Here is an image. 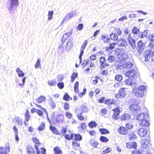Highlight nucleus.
Returning <instances> with one entry per match:
<instances>
[{"label":"nucleus","mask_w":154,"mask_h":154,"mask_svg":"<svg viewBox=\"0 0 154 154\" xmlns=\"http://www.w3.org/2000/svg\"><path fill=\"white\" fill-rule=\"evenodd\" d=\"M148 36V33L145 31L142 32L141 33V35L140 36L141 38L146 37Z\"/></svg>","instance_id":"680f3d73"},{"label":"nucleus","mask_w":154,"mask_h":154,"mask_svg":"<svg viewBox=\"0 0 154 154\" xmlns=\"http://www.w3.org/2000/svg\"><path fill=\"white\" fill-rule=\"evenodd\" d=\"M78 76V73L75 72H73L71 76V82H73Z\"/></svg>","instance_id":"2f4dec72"},{"label":"nucleus","mask_w":154,"mask_h":154,"mask_svg":"<svg viewBox=\"0 0 154 154\" xmlns=\"http://www.w3.org/2000/svg\"><path fill=\"white\" fill-rule=\"evenodd\" d=\"M54 154H62V152L60 148L57 146L54 148Z\"/></svg>","instance_id":"a878e982"},{"label":"nucleus","mask_w":154,"mask_h":154,"mask_svg":"<svg viewBox=\"0 0 154 154\" xmlns=\"http://www.w3.org/2000/svg\"><path fill=\"white\" fill-rule=\"evenodd\" d=\"M115 57L113 56L110 55L108 57L107 60L109 63H110L114 61L115 60Z\"/></svg>","instance_id":"864d4df0"},{"label":"nucleus","mask_w":154,"mask_h":154,"mask_svg":"<svg viewBox=\"0 0 154 154\" xmlns=\"http://www.w3.org/2000/svg\"><path fill=\"white\" fill-rule=\"evenodd\" d=\"M72 33V30H71L69 32L66 33L64 34L62 37L63 38H67L70 37Z\"/></svg>","instance_id":"f704fd0d"},{"label":"nucleus","mask_w":154,"mask_h":154,"mask_svg":"<svg viewBox=\"0 0 154 154\" xmlns=\"http://www.w3.org/2000/svg\"><path fill=\"white\" fill-rule=\"evenodd\" d=\"M9 152L10 151L9 146L3 148V147H0V154H8L7 151Z\"/></svg>","instance_id":"dca6fc26"},{"label":"nucleus","mask_w":154,"mask_h":154,"mask_svg":"<svg viewBox=\"0 0 154 154\" xmlns=\"http://www.w3.org/2000/svg\"><path fill=\"white\" fill-rule=\"evenodd\" d=\"M90 143L91 145L95 148H96L97 147V146L98 144V143L97 142L92 140H91L90 141Z\"/></svg>","instance_id":"49530a36"},{"label":"nucleus","mask_w":154,"mask_h":154,"mask_svg":"<svg viewBox=\"0 0 154 154\" xmlns=\"http://www.w3.org/2000/svg\"><path fill=\"white\" fill-rule=\"evenodd\" d=\"M26 149L28 153L31 152L35 151V150L31 146L29 145L26 148Z\"/></svg>","instance_id":"8fccbe9b"},{"label":"nucleus","mask_w":154,"mask_h":154,"mask_svg":"<svg viewBox=\"0 0 154 154\" xmlns=\"http://www.w3.org/2000/svg\"><path fill=\"white\" fill-rule=\"evenodd\" d=\"M86 126L85 123H81L80 125L78 127V128H81L82 129L85 130L86 129Z\"/></svg>","instance_id":"e2e57ef3"},{"label":"nucleus","mask_w":154,"mask_h":154,"mask_svg":"<svg viewBox=\"0 0 154 154\" xmlns=\"http://www.w3.org/2000/svg\"><path fill=\"white\" fill-rule=\"evenodd\" d=\"M82 113L80 112V113L77 114V117L80 120L82 121L84 119V117L82 115Z\"/></svg>","instance_id":"0e129e2a"},{"label":"nucleus","mask_w":154,"mask_h":154,"mask_svg":"<svg viewBox=\"0 0 154 154\" xmlns=\"http://www.w3.org/2000/svg\"><path fill=\"white\" fill-rule=\"evenodd\" d=\"M57 86L60 89H62L64 87V84L63 82H60L57 84Z\"/></svg>","instance_id":"4d7b16f0"},{"label":"nucleus","mask_w":154,"mask_h":154,"mask_svg":"<svg viewBox=\"0 0 154 154\" xmlns=\"http://www.w3.org/2000/svg\"><path fill=\"white\" fill-rule=\"evenodd\" d=\"M137 68H134L133 69L128 70L125 73V75L126 77L128 78H131L130 83H131V85L134 84L136 83L135 79L134 78V77L137 72Z\"/></svg>","instance_id":"f03ea898"},{"label":"nucleus","mask_w":154,"mask_h":154,"mask_svg":"<svg viewBox=\"0 0 154 154\" xmlns=\"http://www.w3.org/2000/svg\"><path fill=\"white\" fill-rule=\"evenodd\" d=\"M100 140L103 143H106L109 141V139L106 137L101 136L100 137Z\"/></svg>","instance_id":"ea45409f"},{"label":"nucleus","mask_w":154,"mask_h":154,"mask_svg":"<svg viewBox=\"0 0 154 154\" xmlns=\"http://www.w3.org/2000/svg\"><path fill=\"white\" fill-rule=\"evenodd\" d=\"M74 140L76 141H80L82 139V136L79 134H75L74 135Z\"/></svg>","instance_id":"a19ab883"},{"label":"nucleus","mask_w":154,"mask_h":154,"mask_svg":"<svg viewBox=\"0 0 154 154\" xmlns=\"http://www.w3.org/2000/svg\"><path fill=\"white\" fill-rule=\"evenodd\" d=\"M16 71L17 72L19 77H22L24 76L25 75L24 73L18 67L17 68Z\"/></svg>","instance_id":"b1692460"},{"label":"nucleus","mask_w":154,"mask_h":154,"mask_svg":"<svg viewBox=\"0 0 154 154\" xmlns=\"http://www.w3.org/2000/svg\"><path fill=\"white\" fill-rule=\"evenodd\" d=\"M49 128L50 130L53 133H54L55 134H60V133L59 132L56 128L55 126H52L51 125L49 127Z\"/></svg>","instance_id":"a211bd4d"},{"label":"nucleus","mask_w":154,"mask_h":154,"mask_svg":"<svg viewBox=\"0 0 154 154\" xmlns=\"http://www.w3.org/2000/svg\"><path fill=\"white\" fill-rule=\"evenodd\" d=\"M118 132L120 134L124 135L128 133V130L127 128L122 126L120 127L118 129Z\"/></svg>","instance_id":"9b49d317"},{"label":"nucleus","mask_w":154,"mask_h":154,"mask_svg":"<svg viewBox=\"0 0 154 154\" xmlns=\"http://www.w3.org/2000/svg\"><path fill=\"white\" fill-rule=\"evenodd\" d=\"M14 119L16 120V122L18 125H22V123L21 121L22 119H19V117H16L14 118Z\"/></svg>","instance_id":"09e8293b"},{"label":"nucleus","mask_w":154,"mask_h":154,"mask_svg":"<svg viewBox=\"0 0 154 154\" xmlns=\"http://www.w3.org/2000/svg\"><path fill=\"white\" fill-rule=\"evenodd\" d=\"M41 59L39 58L38 59L35 65V67L36 69H37L41 67Z\"/></svg>","instance_id":"37998d69"},{"label":"nucleus","mask_w":154,"mask_h":154,"mask_svg":"<svg viewBox=\"0 0 154 154\" xmlns=\"http://www.w3.org/2000/svg\"><path fill=\"white\" fill-rule=\"evenodd\" d=\"M140 107L138 105H136L135 104H132L129 106V109L131 111H138L140 109Z\"/></svg>","instance_id":"2eb2a0df"},{"label":"nucleus","mask_w":154,"mask_h":154,"mask_svg":"<svg viewBox=\"0 0 154 154\" xmlns=\"http://www.w3.org/2000/svg\"><path fill=\"white\" fill-rule=\"evenodd\" d=\"M137 137L136 135L133 133L131 132L129 133L128 134V139L129 140H134Z\"/></svg>","instance_id":"473e14b6"},{"label":"nucleus","mask_w":154,"mask_h":154,"mask_svg":"<svg viewBox=\"0 0 154 154\" xmlns=\"http://www.w3.org/2000/svg\"><path fill=\"white\" fill-rule=\"evenodd\" d=\"M149 144V141L147 139L145 140V141L143 142L142 145V148L143 149L146 148L147 147Z\"/></svg>","instance_id":"c756f323"},{"label":"nucleus","mask_w":154,"mask_h":154,"mask_svg":"<svg viewBox=\"0 0 154 154\" xmlns=\"http://www.w3.org/2000/svg\"><path fill=\"white\" fill-rule=\"evenodd\" d=\"M66 139L68 140H70L73 139L74 134H72L70 135L68 134H65L63 135Z\"/></svg>","instance_id":"4c0bfd02"},{"label":"nucleus","mask_w":154,"mask_h":154,"mask_svg":"<svg viewBox=\"0 0 154 154\" xmlns=\"http://www.w3.org/2000/svg\"><path fill=\"white\" fill-rule=\"evenodd\" d=\"M25 120L27 122H28L30 119V115L29 114V112L28 109H26L25 114Z\"/></svg>","instance_id":"e433bc0d"},{"label":"nucleus","mask_w":154,"mask_h":154,"mask_svg":"<svg viewBox=\"0 0 154 154\" xmlns=\"http://www.w3.org/2000/svg\"><path fill=\"white\" fill-rule=\"evenodd\" d=\"M126 146L128 149H135L137 146V143L135 142H129L126 143Z\"/></svg>","instance_id":"9d476101"},{"label":"nucleus","mask_w":154,"mask_h":154,"mask_svg":"<svg viewBox=\"0 0 154 154\" xmlns=\"http://www.w3.org/2000/svg\"><path fill=\"white\" fill-rule=\"evenodd\" d=\"M139 32V29L137 28L134 27L132 29V32L134 34H137Z\"/></svg>","instance_id":"13d9d810"},{"label":"nucleus","mask_w":154,"mask_h":154,"mask_svg":"<svg viewBox=\"0 0 154 154\" xmlns=\"http://www.w3.org/2000/svg\"><path fill=\"white\" fill-rule=\"evenodd\" d=\"M144 44L141 41H140L138 43V47L137 48V51L141 52V51L143 49Z\"/></svg>","instance_id":"f3484780"},{"label":"nucleus","mask_w":154,"mask_h":154,"mask_svg":"<svg viewBox=\"0 0 154 154\" xmlns=\"http://www.w3.org/2000/svg\"><path fill=\"white\" fill-rule=\"evenodd\" d=\"M115 79L116 80L121 82L123 79V77L121 75H117L115 76Z\"/></svg>","instance_id":"a18cd8bd"},{"label":"nucleus","mask_w":154,"mask_h":154,"mask_svg":"<svg viewBox=\"0 0 154 154\" xmlns=\"http://www.w3.org/2000/svg\"><path fill=\"white\" fill-rule=\"evenodd\" d=\"M126 84L128 85H131V83H130L131 81V78H128V79H125L124 81Z\"/></svg>","instance_id":"774afa93"},{"label":"nucleus","mask_w":154,"mask_h":154,"mask_svg":"<svg viewBox=\"0 0 154 154\" xmlns=\"http://www.w3.org/2000/svg\"><path fill=\"white\" fill-rule=\"evenodd\" d=\"M131 118L130 115L128 113H125L123 114L121 118L122 120H128Z\"/></svg>","instance_id":"5701e85b"},{"label":"nucleus","mask_w":154,"mask_h":154,"mask_svg":"<svg viewBox=\"0 0 154 154\" xmlns=\"http://www.w3.org/2000/svg\"><path fill=\"white\" fill-rule=\"evenodd\" d=\"M133 63L130 61H127L124 63L119 62L118 64L116 63L115 66L116 69H129L133 66Z\"/></svg>","instance_id":"f257e3e1"},{"label":"nucleus","mask_w":154,"mask_h":154,"mask_svg":"<svg viewBox=\"0 0 154 154\" xmlns=\"http://www.w3.org/2000/svg\"><path fill=\"white\" fill-rule=\"evenodd\" d=\"M150 42L149 44V46L150 47H151L152 48L154 47V39H149Z\"/></svg>","instance_id":"69168bd1"},{"label":"nucleus","mask_w":154,"mask_h":154,"mask_svg":"<svg viewBox=\"0 0 154 154\" xmlns=\"http://www.w3.org/2000/svg\"><path fill=\"white\" fill-rule=\"evenodd\" d=\"M131 47L134 49L136 47L135 41L134 39H127Z\"/></svg>","instance_id":"4be33fe9"},{"label":"nucleus","mask_w":154,"mask_h":154,"mask_svg":"<svg viewBox=\"0 0 154 154\" xmlns=\"http://www.w3.org/2000/svg\"><path fill=\"white\" fill-rule=\"evenodd\" d=\"M140 125L142 126L147 127L148 126L149 123L147 119H144L142 121L140 122Z\"/></svg>","instance_id":"412c9836"},{"label":"nucleus","mask_w":154,"mask_h":154,"mask_svg":"<svg viewBox=\"0 0 154 154\" xmlns=\"http://www.w3.org/2000/svg\"><path fill=\"white\" fill-rule=\"evenodd\" d=\"M47 83L49 86H52L55 85L57 83V82L56 80L54 79L48 81Z\"/></svg>","instance_id":"c9c22d12"},{"label":"nucleus","mask_w":154,"mask_h":154,"mask_svg":"<svg viewBox=\"0 0 154 154\" xmlns=\"http://www.w3.org/2000/svg\"><path fill=\"white\" fill-rule=\"evenodd\" d=\"M64 116L60 113L58 114L56 116V118L54 121L53 125H55L57 123L59 124L62 123L64 121Z\"/></svg>","instance_id":"20e7f679"},{"label":"nucleus","mask_w":154,"mask_h":154,"mask_svg":"<svg viewBox=\"0 0 154 154\" xmlns=\"http://www.w3.org/2000/svg\"><path fill=\"white\" fill-rule=\"evenodd\" d=\"M115 101L113 99H108L105 100L104 103L106 104L111 105L115 103Z\"/></svg>","instance_id":"bb28decb"},{"label":"nucleus","mask_w":154,"mask_h":154,"mask_svg":"<svg viewBox=\"0 0 154 154\" xmlns=\"http://www.w3.org/2000/svg\"><path fill=\"white\" fill-rule=\"evenodd\" d=\"M111 150V149L109 147L107 148L105 150L101 151L102 154H106L107 153H109Z\"/></svg>","instance_id":"de8ad7c7"},{"label":"nucleus","mask_w":154,"mask_h":154,"mask_svg":"<svg viewBox=\"0 0 154 154\" xmlns=\"http://www.w3.org/2000/svg\"><path fill=\"white\" fill-rule=\"evenodd\" d=\"M99 131L101 134H108L109 133V131L105 128H100Z\"/></svg>","instance_id":"c85d7f7f"},{"label":"nucleus","mask_w":154,"mask_h":154,"mask_svg":"<svg viewBox=\"0 0 154 154\" xmlns=\"http://www.w3.org/2000/svg\"><path fill=\"white\" fill-rule=\"evenodd\" d=\"M146 87H147L146 86L144 85H142L136 89L139 91H141L144 92L146 91Z\"/></svg>","instance_id":"c03bdc74"},{"label":"nucleus","mask_w":154,"mask_h":154,"mask_svg":"<svg viewBox=\"0 0 154 154\" xmlns=\"http://www.w3.org/2000/svg\"><path fill=\"white\" fill-rule=\"evenodd\" d=\"M125 88H122L119 89L117 94L115 95V97L116 99H121L124 98L125 95Z\"/></svg>","instance_id":"39448f33"},{"label":"nucleus","mask_w":154,"mask_h":154,"mask_svg":"<svg viewBox=\"0 0 154 154\" xmlns=\"http://www.w3.org/2000/svg\"><path fill=\"white\" fill-rule=\"evenodd\" d=\"M45 127V123L44 122H42L40 125L39 126L38 128V130L39 131H41L43 130Z\"/></svg>","instance_id":"79ce46f5"},{"label":"nucleus","mask_w":154,"mask_h":154,"mask_svg":"<svg viewBox=\"0 0 154 154\" xmlns=\"http://www.w3.org/2000/svg\"><path fill=\"white\" fill-rule=\"evenodd\" d=\"M87 89L86 88H84L83 89V91L82 92H80L79 94V96L80 98L82 97L83 95H85Z\"/></svg>","instance_id":"6e6d98bb"},{"label":"nucleus","mask_w":154,"mask_h":154,"mask_svg":"<svg viewBox=\"0 0 154 154\" xmlns=\"http://www.w3.org/2000/svg\"><path fill=\"white\" fill-rule=\"evenodd\" d=\"M115 40V39H112ZM116 39V40H118L117 44L119 46L126 47L127 46L128 43L125 39Z\"/></svg>","instance_id":"1a4fd4ad"},{"label":"nucleus","mask_w":154,"mask_h":154,"mask_svg":"<svg viewBox=\"0 0 154 154\" xmlns=\"http://www.w3.org/2000/svg\"><path fill=\"white\" fill-rule=\"evenodd\" d=\"M147 131L145 128H140L138 131V134L140 137H144L147 134Z\"/></svg>","instance_id":"f8f14e48"},{"label":"nucleus","mask_w":154,"mask_h":154,"mask_svg":"<svg viewBox=\"0 0 154 154\" xmlns=\"http://www.w3.org/2000/svg\"><path fill=\"white\" fill-rule=\"evenodd\" d=\"M80 108L81 109V113H84L86 112L88 110L87 106L84 104L80 106Z\"/></svg>","instance_id":"393cba45"},{"label":"nucleus","mask_w":154,"mask_h":154,"mask_svg":"<svg viewBox=\"0 0 154 154\" xmlns=\"http://www.w3.org/2000/svg\"><path fill=\"white\" fill-rule=\"evenodd\" d=\"M114 112L112 115V118L115 120H117L119 119V115L120 112V109L119 107H116L112 109Z\"/></svg>","instance_id":"423d86ee"},{"label":"nucleus","mask_w":154,"mask_h":154,"mask_svg":"<svg viewBox=\"0 0 154 154\" xmlns=\"http://www.w3.org/2000/svg\"><path fill=\"white\" fill-rule=\"evenodd\" d=\"M69 99H70L71 100H72V98H70L69 95L67 93H65L63 97V99L64 100L68 101Z\"/></svg>","instance_id":"58836bf2"},{"label":"nucleus","mask_w":154,"mask_h":154,"mask_svg":"<svg viewBox=\"0 0 154 154\" xmlns=\"http://www.w3.org/2000/svg\"><path fill=\"white\" fill-rule=\"evenodd\" d=\"M114 31L116 35H119L122 33V31L119 28H116L114 29Z\"/></svg>","instance_id":"5fc2aeb1"},{"label":"nucleus","mask_w":154,"mask_h":154,"mask_svg":"<svg viewBox=\"0 0 154 154\" xmlns=\"http://www.w3.org/2000/svg\"><path fill=\"white\" fill-rule=\"evenodd\" d=\"M116 54L121 57V59L122 60L125 61L128 58L127 54L125 52L124 50L121 49H118L116 50Z\"/></svg>","instance_id":"7ed1b4c3"},{"label":"nucleus","mask_w":154,"mask_h":154,"mask_svg":"<svg viewBox=\"0 0 154 154\" xmlns=\"http://www.w3.org/2000/svg\"><path fill=\"white\" fill-rule=\"evenodd\" d=\"M53 14V11H48V19L49 20H50L52 18V16Z\"/></svg>","instance_id":"052dcab7"},{"label":"nucleus","mask_w":154,"mask_h":154,"mask_svg":"<svg viewBox=\"0 0 154 154\" xmlns=\"http://www.w3.org/2000/svg\"><path fill=\"white\" fill-rule=\"evenodd\" d=\"M106 61V59L105 58L103 57H101L100 60V62L101 63L100 66V67L101 69H103L104 67L103 65V63H105Z\"/></svg>","instance_id":"cd10ccee"},{"label":"nucleus","mask_w":154,"mask_h":154,"mask_svg":"<svg viewBox=\"0 0 154 154\" xmlns=\"http://www.w3.org/2000/svg\"><path fill=\"white\" fill-rule=\"evenodd\" d=\"M88 61H90V60L88 59L87 60L85 59L84 60L83 63L81 65L83 68L86 66L88 65L89 63Z\"/></svg>","instance_id":"603ef678"},{"label":"nucleus","mask_w":154,"mask_h":154,"mask_svg":"<svg viewBox=\"0 0 154 154\" xmlns=\"http://www.w3.org/2000/svg\"><path fill=\"white\" fill-rule=\"evenodd\" d=\"M133 94L134 93L136 95H137L139 97H142L144 95V92L137 89L133 90Z\"/></svg>","instance_id":"4468645a"},{"label":"nucleus","mask_w":154,"mask_h":154,"mask_svg":"<svg viewBox=\"0 0 154 154\" xmlns=\"http://www.w3.org/2000/svg\"><path fill=\"white\" fill-rule=\"evenodd\" d=\"M63 76L62 75H59L57 77V81L58 82H61L63 81Z\"/></svg>","instance_id":"338daca9"},{"label":"nucleus","mask_w":154,"mask_h":154,"mask_svg":"<svg viewBox=\"0 0 154 154\" xmlns=\"http://www.w3.org/2000/svg\"><path fill=\"white\" fill-rule=\"evenodd\" d=\"M149 115L147 113H142L138 114L137 117V119L140 121H142L144 119H147L149 117Z\"/></svg>","instance_id":"6e6552de"},{"label":"nucleus","mask_w":154,"mask_h":154,"mask_svg":"<svg viewBox=\"0 0 154 154\" xmlns=\"http://www.w3.org/2000/svg\"><path fill=\"white\" fill-rule=\"evenodd\" d=\"M88 43V42L86 40L83 43L82 45L81 46L80 49V53L84 54V50L85 49Z\"/></svg>","instance_id":"7c9ffc66"},{"label":"nucleus","mask_w":154,"mask_h":154,"mask_svg":"<svg viewBox=\"0 0 154 154\" xmlns=\"http://www.w3.org/2000/svg\"><path fill=\"white\" fill-rule=\"evenodd\" d=\"M74 42L72 39H69L66 43V49L67 51H69L70 49L73 45Z\"/></svg>","instance_id":"ddd939ff"},{"label":"nucleus","mask_w":154,"mask_h":154,"mask_svg":"<svg viewBox=\"0 0 154 154\" xmlns=\"http://www.w3.org/2000/svg\"><path fill=\"white\" fill-rule=\"evenodd\" d=\"M32 141L35 143V144H41V143L39 142V140L35 137H33L32 138Z\"/></svg>","instance_id":"3c124183"},{"label":"nucleus","mask_w":154,"mask_h":154,"mask_svg":"<svg viewBox=\"0 0 154 154\" xmlns=\"http://www.w3.org/2000/svg\"><path fill=\"white\" fill-rule=\"evenodd\" d=\"M97 125V124L96 122L94 121H91L88 123L89 127L91 128H95Z\"/></svg>","instance_id":"aec40b11"},{"label":"nucleus","mask_w":154,"mask_h":154,"mask_svg":"<svg viewBox=\"0 0 154 154\" xmlns=\"http://www.w3.org/2000/svg\"><path fill=\"white\" fill-rule=\"evenodd\" d=\"M10 1L11 9L18 5V0H10Z\"/></svg>","instance_id":"6ab92c4d"},{"label":"nucleus","mask_w":154,"mask_h":154,"mask_svg":"<svg viewBox=\"0 0 154 154\" xmlns=\"http://www.w3.org/2000/svg\"><path fill=\"white\" fill-rule=\"evenodd\" d=\"M67 39H61V43L59 47H58V48L57 49V51H59V50L60 48H61V47L63 44L64 43L66 42V40Z\"/></svg>","instance_id":"bf43d9fd"},{"label":"nucleus","mask_w":154,"mask_h":154,"mask_svg":"<svg viewBox=\"0 0 154 154\" xmlns=\"http://www.w3.org/2000/svg\"><path fill=\"white\" fill-rule=\"evenodd\" d=\"M152 53V50H149L145 51L143 54V56L145 57V61L148 62L150 59L151 57V54Z\"/></svg>","instance_id":"0eeeda50"},{"label":"nucleus","mask_w":154,"mask_h":154,"mask_svg":"<svg viewBox=\"0 0 154 154\" xmlns=\"http://www.w3.org/2000/svg\"><path fill=\"white\" fill-rule=\"evenodd\" d=\"M46 99V97L44 96H41L37 99L36 100L38 103H41L42 102L44 101Z\"/></svg>","instance_id":"72a5a7b5"}]
</instances>
